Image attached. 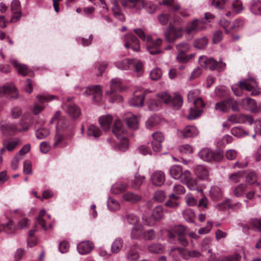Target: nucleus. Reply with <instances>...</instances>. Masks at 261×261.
<instances>
[{
    "instance_id": "nucleus-1",
    "label": "nucleus",
    "mask_w": 261,
    "mask_h": 261,
    "mask_svg": "<svg viewBox=\"0 0 261 261\" xmlns=\"http://www.w3.org/2000/svg\"><path fill=\"white\" fill-rule=\"evenodd\" d=\"M239 87L233 85L231 89L234 94L238 96L242 95V90L245 89L251 91L252 95H257L261 93V89L258 87L256 82L253 79H246L240 82Z\"/></svg>"
},
{
    "instance_id": "nucleus-2",
    "label": "nucleus",
    "mask_w": 261,
    "mask_h": 261,
    "mask_svg": "<svg viewBox=\"0 0 261 261\" xmlns=\"http://www.w3.org/2000/svg\"><path fill=\"white\" fill-rule=\"evenodd\" d=\"M199 63L204 68H209L211 70H216L219 72L224 70L226 67V64L221 60L218 62L213 58H208L206 56L199 57Z\"/></svg>"
},
{
    "instance_id": "nucleus-3",
    "label": "nucleus",
    "mask_w": 261,
    "mask_h": 261,
    "mask_svg": "<svg viewBox=\"0 0 261 261\" xmlns=\"http://www.w3.org/2000/svg\"><path fill=\"white\" fill-rule=\"evenodd\" d=\"M198 155L200 159L208 162H220L223 159V153L221 151H213L207 148L201 150Z\"/></svg>"
},
{
    "instance_id": "nucleus-4",
    "label": "nucleus",
    "mask_w": 261,
    "mask_h": 261,
    "mask_svg": "<svg viewBox=\"0 0 261 261\" xmlns=\"http://www.w3.org/2000/svg\"><path fill=\"white\" fill-rule=\"evenodd\" d=\"M169 174L174 179L178 180L180 182L186 181L190 177V171L186 170H182L181 166L179 165L172 166L169 169Z\"/></svg>"
},
{
    "instance_id": "nucleus-5",
    "label": "nucleus",
    "mask_w": 261,
    "mask_h": 261,
    "mask_svg": "<svg viewBox=\"0 0 261 261\" xmlns=\"http://www.w3.org/2000/svg\"><path fill=\"white\" fill-rule=\"evenodd\" d=\"M165 38L169 43L174 42L176 39L180 38L182 35V29L176 28L172 24H170L168 28L164 32Z\"/></svg>"
},
{
    "instance_id": "nucleus-6",
    "label": "nucleus",
    "mask_w": 261,
    "mask_h": 261,
    "mask_svg": "<svg viewBox=\"0 0 261 261\" xmlns=\"http://www.w3.org/2000/svg\"><path fill=\"white\" fill-rule=\"evenodd\" d=\"M162 43V40L160 38L153 40L151 37L148 36L146 38V48L151 55L160 54L161 52L160 47Z\"/></svg>"
},
{
    "instance_id": "nucleus-7",
    "label": "nucleus",
    "mask_w": 261,
    "mask_h": 261,
    "mask_svg": "<svg viewBox=\"0 0 261 261\" xmlns=\"http://www.w3.org/2000/svg\"><path fill=\"white\" fill-rule=\"evenodd\" d=\"M124 46L126 48H131L135 51L140 50L139 40L136 37L131 33L126 34L124 37Z\"/></svg>"
},
{
    "instance_id": "nucleus-8",
    "label": "nucleus",
    "mask_w": 261,
    "mask_h": 261,
    "mask_svg": "<svg viewBox=\"0 0 261 261\" xmlns=\"http://www.w3.org/2000/svg\"><path fill=\"white\" fill-rule=\"evenodd\" d=\"M4 95L12 99L18 98L16 89L13 84H5L0 87V98Z\"/></svg>"
},
{
    "instance_id": "nucleus-9",
    "label": "nucleus",
    "mask_w": 261,
    "mask_h": 261,
    "mask_svg": "<svg viewBox=\"0 0 261 261\" xmlns=\"http://www.w3.org/2000/svg\"><path fill=\"white\" fill-rule=\"evenodd\" d=\"M85 95H93V100L99 102L102 99V90L99 85L90 86L87 87L84 92Z\"/></svg>"
},
{
    "instance_id": "nucleus-10",
    "label": "nucleus",
    "mask_w": 261,
    "mask_h": 261,
    "mask_svg": "<svg viewBox=\"0 0 261 261\" xmlns=\"http://www.w3.org/2000/svg\"><path fill=\"white\" fill-rule=\"evenodd\" d=\"M166 212V211L164 209L162 206L158 205L153 210L151 215L153 220L148 221V219L147 218H143L144 221L147 225H153L155 221L160 220L163 218L164 213H165Z\"/></svg>"
},
{
    "instance_id": "nucleus-11",
    "label": "nucleus",
    "mask_w": 261,
    "mask_h": 261,
    "mask_svg": "<svg viewBox=\"0 0 261 261\" xmlns=\"http://www.w3.org/2000/svg\"><path fill=\"white\" fill-rule=\"evenodd\" d=\"M199 134L198 128L194 125H187L182 130L178 131V135L180 138H194Z\"/></svg>"
},
{
    "instance_id": "nucleus-12",
    "label": "nucleus",
    "mask_w": 261,
    "mask_h": 261,
    "mask_svg": "<svg viewBox=\"0 0 261 261\" xmlns=\"http://www.w3.org/2000/svg\"><path fill=\"white\" fill-rule=\"evenodd\" d=\"M242 105L246 109H248L252 113H258L261 111V106H257L255 100L247 97L242 100Z\"/></svg>"
},
{
    "instance_id": "nucleus-13",
    "label": "nucleus",
    "mask_w": 261,
    "mask_h": 261,
    "mask_svg": "<svg viewBox=\"0 0 261 261\" xmlns=\"http://www.w3.org/2000/svg\"><path fill=\"white\" fill-rule=\"evenodd\" d=\"M112 132L118 139H123L127 137V131L119 119L115 121Z\"/></svg>"
},
{
    "instance_id": "nucleus-14",
    "label": "nucleus",
    "mask_w": 261,
    "mask_h": 261,
    "mask_svg": "<svg viewBox=\"0 0 261 261\" xmlns=\"http://www.w3.org/2000/svg\"><path fill=\"white\" fill-rule=\"evenodd\" d=\"M153 141L151 142L152 149L158 152L161 150V143L164 140V135L160 132H155L152 134Z\"/></svg>"
},
{
    "instance_id": "nucleus-15",
    "label": "nucleus",
    "mask_w": 261,
    "mask_h": 261,
    "mask_svg": "<svg viewBox=\"0 0 261 261\" xmlns=\"http://www.w3.org/2000/svg\"><path fill=\"white\" fill-rule=\"evenodd\" d=\"M29 129V126H22L19 128L18 126L15 124H5L3 121L0 122V130L3 132L7 130L12 133H17L27 131Z\"/></svg>"
},
{
    "instance_id": "nucleus-16",
    "label": "nucleus",
    "mask_w": 261,
    "mask_h": 261,
    "mask_svg": "<svg viewBox=\"0 0 261 261\" xmlns=\"http://www.w3.org/2000/svg\"><path fill=\"white\" fill-rule=\"evenodd\" d=\"M150 181L154 186H162L165 181V173L160 170L154 171L150 176Z\"/></svg>"
},
{
    "instance_id": "nucleus-17",
    "label": "nucleus",
    "mask_w": 261,
    "mask_h": 261,
    "mask_svg": "<svg viewBox=\"0 0 261 261\" xmlns=\"http://www.w3.org/2000/svg\"><path fill=\"white\" fill-rule=\"evenodd\" d=\"M194 171L196 176L202 180L208 179L210 172L208 169L203 165H198L194 168Z\"/></svg>"
},
{
    "instance_id": "nucleus-18",
    "label": "nucleus",
    "mask_w": 261,
    "mask_h": 261,
    "mask_svg": "<svg viewBox=\"0 0 261 261\" xmlns=\"http://www.w3.org/2000/svg\"><path fill=\"white\" fill-rule=\"evenodd\" d=\"M94 248L92 242L89 241L81 242L77 246V249L81 254H86L90 253Z\"/></svg>"
},
{
    "instance_id": "nucleus-19",
    "label": "nucleus",
    "mask_w": 261,
    "mask_h": 261,
    "mask_svg": "<svg viewBox=\"0 0 261 261\" xmlns=\"http://www.w3.org/2000/svg\"><path fill=\"white\" fill-rule=\"evenodd\" d=\"M201 21L197 19L193 20L192 22L188 23L185 31L188 34H193L197 31L201 30L203 27H200Z\"/></svg>"
},
{
    "instance_id": "nucleus-20",
    "label": "nucleus",
    "mask_w": 261,
    "mask_h": 261,
    "mask_svg": "<svg viewBox=\"0 0 261 261\" xmlns=\"http://www.w3.org/2000/svg\"><path fill=\"white\" fill-rule=\"evenodd\" d=\"M124 121L127 125L132 129L138 127V121L137 117L131 113H127L124 117Z\"/></svg>"
},
{
    "instance_id": "nucleus-21",
    "label": "nucleus",
    "mask_w": 261,
    "mask_h": 261,
    "mask_svg": "<svg viewBox=\"0 0 261 261\" xmlns=\"http://www.w3.org/2000/svg\"><path fill=\"white\" fill-rule=\"evenodd\" d=\"M123 89L122 81L118 78L113 79L111 80L110 84V91H107L106 94L109 95L113 92L117 91H121Z\"/></svg>"
},
{
    "instance_id": "nucleus-22",
    "label": "nucleus",
    "mask_w": 261,
    "mask_h": 261,
    "mask_svg": "<svg viewBox=\"0 0 261 261\" xmlns=\"http://www.w3.org/2000/svg\"><path fill=\"white\" fill-rule=\"evenodd\" d=\"M133 63L134 59L126 58L121 61L116 62L115 65L120 69L129 70L133 69Z\"/></svg>"
},
{
    "instance_id": "nucleus-23",
    "label": "nucleus",
    "mask_w": 261,
    "mask_h": 261,
    "mask_svg": "<svg viewBox=\"0 0 261 261\" xmlns=\"http://www.w3.org/2000/svg\"><path fill=\"white\" fill-rule=\"evenodd\" d=\"M144 99V94L143 92L139 94L136 93L134 94V96L129 100V103L130 106L134 107H142L143 105Z\"/></svg>"
},
{
    "instance_id": "nucleus-24",
    "label": "nucleus",
    "mask_w": 261,
    "mask_h": 261,
    "mask_svg": "<svg viewBox=\"0 0 261 261\" xmlns=\"http://www.w3.org/2000/svg\"><path fill=\"white\" fill-rule=\"evenodd\" d=\"M10 62L19 74L25 76L30 72L29 69L25 65L20 64L16 60L11 59Z\"/></svg>"
},
{
    "instance_id": "nucleus-25",
    "label": "nucleus",
    "mask_w": 261,
    "mask_h": 261,
    "mask_svg": "<svg viewBox=\"0 0 261 261\" xmlns=\"http://www.w3.org/2000/svg\"><path fill=\"white\" fill-rule=\"evenodd\" d=\"M122 197L124 201L131 203H137L141 200V197L140 195L131 192L124 193Z\"/></svg>"
},
{
    "instance_id": "nucleus-26",
    "label": "nucleus",
    "mask_w": 261,
    "mask_h": 261,
    "mask_svg": "<svg viewBox=\"0 0 261 261\" xmlns=\"http://www.w3.org/2000/svg\"><path fill=\"white\" fill-rule=\"evenodd\" d=\"M112 120L110 115L103 116L99 118V122L102 128L107 131L110 128Z\"/></svg>"
},
{
    "instance_id": "nucleus-27",
    "label": "nucleus",
    "mask_w": 261,
    "mask_h": 261,
    "mask_svg": "<svg viewBox=\"0 0 261 261\" xmlns=\"http://www.w3.org/2000/svg\"><path fill=\"white\" fill-rule=\"evenodd\" d=\"M186 234V228L182 225L174 227L172 230L168 231V236L170 238H173L177 236L178 237Z\"/></svg>"
},
{
    "instance_id": "nucleus-28",
    "label": "nucleus",
    "mask_w": 261,
    "mask_h": 261,
    "mask_svg": "<svg viewBox=\"0 0 261 261\" xmlns=\"http://www.w3.org/2000/svg\"><path fill=\"white\" fill-rule=\"evenodd\" d=\"M247 184L241 183L236 186L232 190V193L237 197L243 196L247 190Z\"/></svg>"
},
{
    "instance_id": "nucleus-29",
    "label": "nucleus",
    "mask_w": 261,
    "mask_h": 261,
    "mask_svg": "<svg viewBox=\"0 0 261 261\" xmlns=\"http://www.w3.org/2000/svg\"><path fill=\"white\" fill-rule=\"evenodd\" d=\"M145 177L138 173L135 175L134 179L130 181V187L134 189H139L142 185Z\"/></svg>"
},
{
    "instance_id": "nucleus-30",
    "label": "nucleus",
    "mask_w": 261,
    "mask_h": 261,
    "mask_svg": "<svg viewBox=\"0 0 261 261\" xmlns=\"http://www.w3.org/2000/svg\"><path fill=\"white\" fill-rule=\"evenodd\" d=\"M143 228L142 225L135 224L131 231V237L134 239H138L143 235Z\"/></svg>"
},
{
    "instance_id": "nucleus-31",
    "label": "nucleus",
    "mask_w": 261,
    "mask_h": 261,
    "mask_svg": "<svg viewBox=\"0 0 261 261\" xmlns=\"http://www.w3.org/2000/svg\"><path fill=\"white\" fill-rule=\"evenodd\" d=\"M148 251L151 253L160 254L165 251L164 246L160 243H153L148 246Z\"/></svg>"
},
{
    "instance_id": "nucleus-32",
    "label": "nucleus",
    "mask_w": 261,
    "mask_h": 261,
    "mask_svg": "<svg viewBox=\"0 0 261 261\" xmlns=\"http://www.w3.org/2000/svg\"><path fill=\"white\" fill-rule=\"evenodd\" d=\"M21 141L19 139L14 138L8 140L4 143V146L7 148V150L11 151L13 150L19 144Z\"/></svg>"
},
{
    "instance_id": "nucleus-33",
    "label": "nucleus",
    "mask_w": 261,
    "mask_h": 261,
    "mask_svg": "<svg viewBox=\"0 0 261 261\" xmlns=\"http://www.w3.org/2000/svg\"><path fill=\"white\" fill-rule=\"evenodd\" d=\"M138 248V246L137 245H134L130 247L127 254V257L128 260L134 261L139 258Z\"/></svg>"
},
{
    "instance_id": "nucleus-34",
    "label": "nucleus",
    "mask_w": 261,
    "mask_h": 261,
    "mask_svg": "<svg viewBox=\"0 0 261 261\" xmlns=\"http://www.w3.org/2000/svg\"><path fill=\"white\" fill-rule=\"evenodd\" d=\"M127 188V184L121 182H118L112 186L111 190L113 194H118L125 191Z\"/></svg>"
},
{
    "instance_id": "nucleus-35",
    "label": "nucleus",
    "mask_w": 261,
    "mask_h": 261,
    "mask_svg": "<svg viewBox=\"0 0 261 261\" xmlns=\"http://www.w3.org/2000/svg\"><path fill=\"white\" fill-rule=\"evenodd\" d=\"M181 182L187 185V187L190 190H198V192H201L202 190L201 189H198L197 184L196 180L193 178L192 174L190 172V177L185 181H181Z\"/></svg>"
},
{
    "instance_id": "nucleus-36",
    "label": "nucleus",
    "mask_w": 261,
    "mask_h": 261,
    "mask_svg": "<svg viewBox=\"0 0 261 261\" xmlns=\"http://www.w3.org/2000/svg\"><path fill=\"white\" fill-rule=\"evenodd\" d=\"M112 10L114 16L120 21L124 20V17L121 13L119 6L116 2H113L112 3Z\"/></svg>"
},
{
    "instance_id": "nucleus-37",
    "label": "nucleus",
    "mask_w": 261,
    "mask_h": 261,
    "mask_svg": "<svg viewBox=\"0 0 261 261\" xmlns=\"http://www.w3.org/2000/svg\"><path fill=\"white\" fill-rule=\"evenodd\" d=\"M129 4V8L136 10H140L145 8V1L144 0H127Z\"/></svg>"
},
{
    "instance_id": "nucleus-38",
    "label": "nucleus",
    "mask_w": 261,
    "mask_h": 261,
    "mask_svg": "<svg viewBox=\"0 0 261 261\" xmlns=\"http://www.w3.org/2000/svg\"><path fill=\"white\" fill-rule=\"evenodd\" d=\"M123 241L120 238L116 239L111 246V251L113 253H118L122 248Z\"/></svg>"
},
{
    "instance_id": "nucleus-39",
    "label": "nucleus",
    "mask_w": 261,
    "mask_h": 261,
    "mask_svg": "<svg viewBox=\"0 0 261 261\" xmlns=\"http://www.w3.org/2000/svg\"><path fill=\"white\" fill-rule=\"evenodd\" d=\"M67 113L70 117L76 118L81 114V110L76 105H71L68 107Z\"/></svg>"
},
{
    "instance_id": "nucleus-40",
    "label": "nucleus",
    "mask_w": 261,
    "mask_h": 261,
    "mask_svg": "<svg viewBox=\"0 0 261 261\" xmlns=\"http://www.w3.org/2000/svg\"><path fill=\"white\" fill-rule=\"evenodd\" d=\"M202 113V110L199 109H196L195 107H191L189 111V114L187 116L189 120H194L201 116Z\"/></svg>"
},
{
    "instance_id": "nucleus-41",
    "label": "nucleus",
    "mask_w": 261,
    "mask_h": 261,
    "mask_svg": "<svg viewBox=\"0 0 261 261\" xmlns=\"http://www.w3.org/2000/svg\"><path fill=\"white\" fill-rule=\"evenodd\" d=\"M215 108L216 110L219 111L223 113L228 112L229 110L228 103L227 102V99L216 103L215 106Z\"/></svg>"
},
{
    "instance_id": "nucleus-42",
    "label": "nucleus",
    "mask_w": 261,
    "mask_h": 261,
    "mask_svg": "<svg viewBox=\"0 0 261 261\" xmlns=\"http://www.w3.org/2000/svg\"><path fill=\"white\" fill-rule=\"evenodd\" d=\"M208 42V38L206 37H203L195 40L194 46L198 49H202L207 45Z\"/></svg>"
},
{
    "instance_id": "nucleus-43",
    "label": "nucleus",
    "mask_w": 261,
    "mask_h": 261,
    "mask_svg": "<svg viewBox=\"0 0 261 261\" xmlns=\"http://www.w3.org/2000/svg\"><path fill=\"white\" fill-rule=\"evenodd\" d=\"M250 10L255 15H261V2L259 0H253Z\"/></svg>"
},
{
    "instance_id": "nucleus-44",
    "label": "nucleus",
    "mask_w": 261,
    "mask_h": 261,
    "mask_svg": "<svg viewBox=\"0 0 261 261\" xmlns=\"http://www.w3.org/2000/svg\"><path fill=\"white\" fill-rule=\"evenodd\" d=\"M257 176L256 174L254 172H249L246 176V184L249 185H252L254 184H256L259 185V184L257 182Z\"/></svg>"
},
{
    "instance_id": "nucleus-45",
    "label": "nucleus",
    "mask_w": 261,
    "mask_h": 261,
    "mask_svg": "<svg viewBox=\"0 0 261 261\" xmlns=\"http://www.w3.org/2000/svg\"><path fill=\"white\" fill-rule=\"evenodd\" d=\"M2 229L7 233H13L15 230V228L13 226V221L10 220L6 224L0 225V232Z\"/></svg>"
},
{
    "instance_id": "nucleus-46",
    "label": "nucleus",
    "mask_w": 261,
    "mask_h": 261,
    "mask_svg": "<svg viewBox=\"0 0 261 261\" xmlns=\"http://www.w3.org/2000/svg\"><path fill=\"white\" fill-rule=\"evenodd\" d=\"M133 68H134V72L136 73L137 76L141 75L144 72L143 65L142 63L139 61H137L134 59Z\"/></svg>"
},
{
    "instance_id": "nucleus-47",
    "label": "nucleus",
    "mask_w": 261,
    "mask_h": 261,
    "mask_svg": "<svg viewBox=\"0 0 261 261\" xmlns=\"http://www.w3.org/2000/svg\"><path fill=\"white\" fill-rule=\"evenodd\" d=\"M108 208L111 211H115L120 208V205L118 202L112 198H109L107 201Z\"/></svg>"
},
{
    "instance_id": "nucleus-48",
    "label": "nucleus",
    "mask_w": 261,
    "mask_h": 261,
    "mask_svg": "<svg viewBox=\"0 0 261 261\" xmlns=\"http://www.w3.org/2000/svg\"><path fill=\"white\" fill-rule=\"evenodd\" d=\"M87 134L89 136L97 138L100 136L101 132L97 127L94 125H91L87 130Z\"/></svg>"
},
{
    "instance_id": "nucleus-49",
    "label": "nucleus",
    "mask_w": 261,
    "mask_h": 261,
    "mask_svg": "<svg viewBox=\"0 0 261 261\" xmlns=\"http://www.w3.org/2000/svg\"><path fill=\"white\" fill-rule=\"evenodd\" d=\"M211 197L216 200L222 196V192L220 188L217 186L212 187L210 191Z\"/></svg>"
},
{
    "instance_id": "nucleus-50",
    "label": "nucleus",
    "mask_w": 261,
    "mask_h": 261,
    "mask_svg": "<svg viewBox=\"0 0 261 261\" xmlns=\"http://www.w3.org/2000/svg\"><path fill=\"white\" fill-rule=\"evenodd\" d=\"M182 215L185 219L188 222H193L195 214L192 209H186L182 212Z\"/></svg>"
},
{
    "instance_id": "nucleus-51",
    "label": "nucleus",
    "mask_w": 261,
    "mask_h": 261,
    "mask_svg": "<svg viewBox=\"0 0 261 261\" xmlns=\"http://www.w3.org/2000/svg\"><path fill=\"white\" fill-rule=\"evenodd\" d=\"M244 175V171H238L229 175V179L234 183L239 182Z\"/></svg>"
},
{
    "instance_id": "nucleus-52",
    "label": "nucleus",
    "mask_w": 261,
    "mask_h": 261,
    "mask_svg": "<svg viewBox=\"0 0 261 261\" xmlns=\"http://www.w3.org/2000/svg\"><path fill=\"white\" fill-rule=\"evenodd\" d=\"M231 134L236 137H242L244 135H248V133L243 128L239 127H233L231 129Z\"/></svg>"
},
{
    "instance_id": "nucleus-53",
    "label": "nucleus",
    "mask_w": 261,
    "mask_h": 261,
    "mask_svg": "<svg viewBox=\"0 0 261 261\" xmlns=\"http://www.w3.org/2000/svg\"><path fill=\"white\" fill-rule=\"evenodd\" d=\"M158 97L160 101L164 102L166 104H169L171 102V97L169 94L166 92H162L158 94Z\"/></svg>"
},
{
    "instance_id": "nucleus-54",
    "label": "nucleus",
    "mask_w": 261,
    "mask_h": 261,
    "mask_svg": "<svg viewBox=\"0 0 261 261\" xmlns=\"http://www.w3.org/2000/svg\"><path fill=\"white\" fill-rule=\"evenodd\" d=\"M123 220L125 222L129 223V224H134V225L135 224H138V218L136 216L134 215L133 214H127L125 216H123Z\"/></svg>"
},
{
    "instance_id": "nucleus-55",
    "label": "nucleus",
    "mask_w": 261,
    "mask_h": 261,
    "mask_svg": "<svg viewBox=\"0 0 261 261\" xmlns=\"http://www.w3.org/2000/svg\"><path fill=\"white\" fill-rule=\"evenodd\" d=\"M162 72L158 68H154L150 72V77L152 80H158L162 77Z\"/></svg>"
},
{
    "instance_id": "nucleus-56",
    "label": "nucleus",
    "mask_w": 261,
    "mask_h": 261,
    "mask_svg": "<svg viewBox=\"0 0 261 261\" xmlns=\"http://www.w3.org/2000/svg\"><path fill=\"white\" fill-rule=\"evenodd\" d=\"M148 106L150 110L157 111L161 108V103L154 99H150L148 102Z\"/></svg>"
},
{
    "instance_id": "nucleus-57",
    "label": "nucleus",
    "mask_w": 261,
    "mask_h": 261,
    "mask_svg": "<svg viewBox=\"0 0 261 261\" xmlns=\"http://www.w3.org/2000/svg\"><path fill=\"white\" fill-rule=\"evenodd\" d=\"M165 198L166 194L162 190H158L154 194L153 198L157 202H162L165 200Z\"/></svg>"
},
{
    "instance_id": "nucleus-58",
    "label": "nucleus",
    "mask_w": 261,
    "mask_h": 261,
    "mask_svg": "<svg viewBox=\"0 0 261 261\" xmlns=\"http://www.w3.org/2000/svg\"><path fill=\"white\" fill-rule=\"evenodd\" d=\"M171 102L174 107L179 108L181 106L183 103V100L181 96L177 93L174 94V96Z\"/></svg>"
},
{
    "instance_id": "nucleus-59",
    "label": "nucleus",
    "mask_w": 261,
    "mask_h": 261,
    "mask_svg": "<svg viewBox=\"0 0 261 261\" xmlns=\"http://www.w3.org/2000/svg\"><path fill=\"white\" fill-rule=\"evenodd\" d=\"M49 134L48 129L46 128H41L36 132V136L39 139H43L47 137Z\"/></svg>"
},
{
    "instance_id": "nucleus-60",
    "label": "nucleus",
    "mask_w": 261,
    "mask_h": 261,
    "mask_svg": "<svg viewBox=\"0 0 261 261\" xmlns=\"http://www.w3.org/2000/svg\"><path fill=\"white\" fill-rule=\"evenodd\" d=\"M37 98L38 101L41 103H43L45 101H49L53 100L54 99L57 98V97L54 95H38L37 96Z\"/></svg>"
},
{
    "instance_id": "nucleus-61",
    "label": "nucleus",
    "mask_w": 261,
    "mask_h": 261,
    "mask_svg": "<svg viewBox=\"0 0 261 261\" xmlns=\"http://www.w3.org/2000/svg\"><path fill=\"white\" fill-rule=\"evenodd\" d=\"M23 172L24 174H32V163L30 161L26 160L23 162Z\"/></svg>"
},
{
    "instance_id": "nucleus-62",
    "label": "nucleus",
    "mask_w": 261,
    "mask_h": 261,
    "mask_svg": "<svg viewBox=\"0 0 261 261\" xmlns=\"http://www.w3.org/2000/svg\"><path fill=\"white\" fill-rule=\"evenodd\" d=\"M225 155L227 160L231 161L237 158L238 152L234 149H228L226 151Z\"/></svg>"
},
{
    "instance_id": "nucleus-63",
    "label": "nucleus",
    "mask_w": 261,
    "mask_h": 261,
    "mask_svg": "<svg viewBox=\"0 0 261 261\" xmlns=\"http://www.w3.org/2000/svg\"><path fill=\"white\" fill-rule=\"evenodd\" d=\"M227 102L228 103L229 110H230L231 108L233 111L237 112L239 111V104L236 100L232 98H227Z\"/></svg>"
},
{
    "instance_id": "nucleus-64",
    "label": "nucleus",
    "mask_w": 261,
    "mask_h": 261,
    "mask_svg": "<svg viewBox=\"0 0 261 261\" xmlns=\"http://www.w3.org/2000/svg\"><path fill=\"white\" fill-rule=\"evenodd\" d=\"M186 204L189 206H193L197 204L196 199L190 194H188L185 197Z\"/></svg>"
}]
</instances>
